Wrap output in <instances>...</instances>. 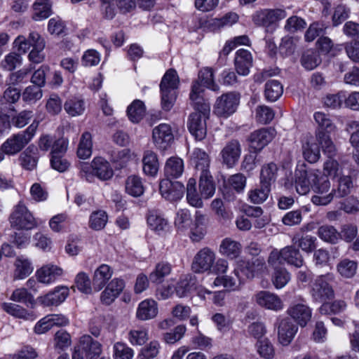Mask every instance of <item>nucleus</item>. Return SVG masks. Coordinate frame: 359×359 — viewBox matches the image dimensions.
I'll list each match as a JSON object with an SVG mask.
<instances>
[{"label":"nucleus","instance_id":"nucleus-1","mask_svg":"<svg viewBox=\"0 0 359 359\" xmlns=\"http://www.w3.org/2000/svg\"><path fill=\"white\" fill-rule=\"evenodd\" d=\"M189 97L196 111L189 116L187 127L196 140H202L206 136V120L210 109L209 102L203 98V90L198 82L194 83Z\"/></svg>","mask_w":359,"mask_h":359},{"label":"nucleus","instance_id":"nucleus-2","mask_svg":"<svg viewBox=\"0 0 359 359\" xmlns=\"http://www.w3.org/2000/svg\"><path fill=\"white\" fill-rule=\"evenodd\" d=\"M313 118L318 126L315 133L316 142L325 154L334 155L337 152V149L330 134L335 130V125L330 116L323 112H316Z\"/></svg>","mask_w":359,"mask_h":359},{"label":"nucleus","instance_id":"nucleus-3","mask_svg":"<svg viewBox=\"0 0 359 359\" xmlns=\"http://www.w3.org/2000/svg\"><path fill=\"white\" fill-rule=\"evenodd\" d=\"M39 126V121H34L25 130L13 134L1 146L3 152L13 156L21 151L32 140Z\"/></svg>","mask_w":359,"mask_h":359},{"label":"nucleus","instance_id":"nucleus-4","mask_svg":"<svg viewBox=\"0 0 359 359\" xmlns=\"http://www.w3.org/2000/svg\"><path fill=\"white\" fill-rule=\"evenodd\" d=\"M114 172L109 162L102 157L95 158L91 164L83 163L81 168V176L91 182L94 177L101 180H107L112 177Z\"/></svg>","mask_w":359,"mask_h":359},{"label":"nucleus","instance_id":"nucleus-5","mask_svg":"<svg viewBox=\"0 0 359 359\" xmlns=\"http://www.w3.org/2000/svg\"><path fill=\"white\" fill-rule=\"evenodd\" d=\"M102 351V344L90 335L85 334L80 337L74 346L72 359H95L100 355Z\"/></svg>","mask_w":359,"mask_h":359},{"label":"nucleus","instance_id":"nucleus-6","mask_svg":"<svg viewBox=\"0 0 359 359\" xmlns=\"http://www.w3.org/2000/svg\"><path fill=\"white\" fill-rule=\"evenodd\" d=\"M9 219L11 226L17 229L30 230L37 226L33 215L21 201L15 206Z\"/></svg>","mask_w":359,"mask_h":359},{"label":"nucleus","instance_id":"nucleus-7","mask_svg":"<svg viewBox=\"0 0 359 359\" xmlns=\"http://www.w3.org/2000/svg\"><path fill=\"white\" fill-rule=\"evenodd\" d=\"M353 182L351 177L342 175L339 177L337 190L332 189L330 193L323 196L314 195L311 198V201L316 205H326L332 201L335 194L338 197H344L351 192Z\"/></svg>","mask_w":359,"mask_h":359},{"label":"nucleus","instance_id":"nucleus-8","mask_svg":"<svg viewBox=\"0 0 359 359\" xmlns=\"http://www.w3.org/2000/svg\"><path fill=\"white\" fill-rule=\"evenodd\" d=\"M329 274L318 276L311 285V295L315 302L323 303L334 297V290L330 284Z\"/></svg>","mask_w":359,"mask_h":359},{"label":"nucleus","instance_id":"nucleus-9","mask_svg":"<svg viewBox=\"0 0 359 359\" xmlns=\"http://www.w3.org/2000/svg\"><path fill=\"white\" fill-rule=\"evenodd\" d=\"M239 101L240 96L236 93L223 94L217 99L213 111L219 117L227 118L236 111Z\"/></svg>","mask_w":359,"mask_h":359},{"label":"nucleus","instance_id":"nucleus-10","mask_svg":"<svg viewBox=\"0 0 359 359\" xmlns=\"http://www.w3.org/2000/svg\"><path fill=\"white\" fill-rule=\"evenodd\" d=\"M215 259V252L208 247L203 248L194 257L191 266V270L196 273L210 272Z\"/></svg>","mask_w":359,"mask_h":359},{"label":"nucleus","instance_id":"nucleus-11","mask_svg":"<svg viewBox=\"0 0 359 359\" xmlns=\"http://www.w3.org/2000/svg\"><path fill=\"white\" fill-rule=\"evenodd\" d=\"M278 341L283 346L289 345L298 331V327L288 318H279L276 323Z\"/></svg>","mask_w":359,"mask_h":359},{"label":"nucleus","instance_id":"nucleus-12","mask_svg":"<svg viewBox=\"0 0 359 359\" xmlns=\"http://www.w3.org/2000/svg\"><path fill=\"white\" fill-rule=\"evenodd\" d=\"M286 16L287 13L284 9H264L256 12L252 16V20L257 25L269 26L285 18Z\"/></svg>","mask_w":359,"mask_h":359},{"label":"nucleus","instance_id":"nucleus-13","mask_svg":"<svg viewBox=\"0 0 359 359\" xmlns=\"http://www.w3.org/2000/svg\"><path fill=\"white\" fill-rule=\"evenodd\" d=\"M241 154V145L238 140L228 141L220 151L222 163L228 168H233Z\"/></svg>","mask_w":359,"mask_h":359},{"label":"nucleus","instance_id":"nucleus-14","mask_svg":"<svg viewBox=\"0 0 359 359\" xmlns=\"http://www.w3.org/2000/svg\"><path fill=\"white\" fill-rule=\"evenodd\" d=\"M287 313L299 325L305 327L311 320L312 316L311 309L305 303L294 302L287 309Z\"/></svg>","mask_w":359,"mask_h":359},{"label":"nucleus","instance_id":"nucleus-15","mask_svg":"<svg viewBox=\"0 0 359 359\" xmlns=\"http://www.w3.org/2000/svg\"><path fill=\"white\" fill-rule=\"evenodd\" d=\"M275 135L276 130L273 128L257 130L249 137L250 146L256 152L260 151L274 138Z\"/></svg>","mask_w":359,"mask_h":359},{"label":"nucleus","instance_id":"nucleus-16","mask_svg":"<svg viewBox=\"0 0 359 359\" xmlns=\"http://www.w3.org/2000/svg\"><path fill=\"white\" fill-rule=\"evenodd\" d=\"M254 299L259 306L266 309L278 311L284 306L282 299L277 294L269 291H259L255 294Z\"/></svg>","mask_w":359,"mask_h":359},{"label":"nucleus","instance_id":"nucleus-17","mask_svg":"<svg viewBox=\"0 0 359 359\" xmlns=\"http://www.w3.org/2000/svg\"><path fill=\"white\" fill-rule=\"evenodd\" d=\"M152 137L155 145L161 150L166 149L174 140L172 128L167 123H161L155 127Z\"/></svg>","mask_w":359,"mask_h":359},{"label":"nucleus","instance_id":"nucleus-18","mask_svg":"<svg viewBox=\"0 0 359 359\" xmlns=\"http://www.w3.org/2000/svg\"><path fill=\"white\" fill-rule=\"evenodd\" d=\"M159 190L163 197L171 201L180 199L184 192V185L179 182H172L170 179L162 180Z\"/></svg>","mask_w":359,"mask_h":359},{"label":"nucleus","instance_id":"nucleus-19","mask_svg":"<svg viewBox=\"0 0 359 359\" xmlns=\"http://www.w3.org/2000/svg\"><path fill=\"white\" fill-rule=\"evenodd\" d=\"M69 290L66 286H57L47 294L37 298L38 302L44 306H58L69 296Z\"/></svg>","mask_w":359,"mask_h":359},{"label":"nucleus","instance_id":"nucleus-20","mask_svg":"<svg viewBox=\"0 0 359 359\" xmlns=\"http://www.w3.org/2000/svg\"><path fill=\"white\" fill-rule=\"evenodd\" d=\"M314 170H298L295 172V188L300 195H305L310 191L313 185V180H316Z\"/></svg>","mask_w":359,"mask_h":359},{"label":"nucleus","instance_id":"nucleus-21","mask_svg":"<svg viewBox=\"0 0 359 359\" xmlns=\"http://www.w3.org/2000/svg\"><path fill=\"white\" fill-rule=\"evenodd\" d=\"M62 273V268L53 264H48L36 271V277L39 283L50 285L61 277Z\"/></svg>","mask_w":359,"mask_h":359},{"label":"nucleus","instance_id":"nucleus-22","mask_svg":"<svg viewBox=\"0 0 359 359\" xmlns=\"http://www.w3.org/2000/svg\"><path fill=\"white\" fill-rule=\"evenodd\" d=\"M125 287V282L121 278H114L107 285L101 293L100 300L106 305H110L118 296L122 292Z\"/></svg>","mask_w":359,"mask_h":359},{"label":"nucleus","instance_id":"nucleus-23","mask_svg":"<svg viewBox=\"0 0 359 359\" xmlns=\"http://www.w3.org/2000/svg\"><path fill=\"white\" fill-rule=\"evenodd\" d=\"M29 39L33 41V48L28 55L29 61L36 64L42 62L45 59L43 53L46 46L45 40L36 32L29 33Z\"/></svg>","mask_w":359,"mask_h":359},{"label":"nucleus","instance_id":"nucleus-24","mask_svg":"<svg viewBox=\"0 0 359 359\" xmlns=\"http://www.w3.org/2000/svg\"><path fill=\"white\" fill-rule=\"evenodd\" d=\"M243 280L239 275V269H235L231 275L218 276L214 280L212 285L215 287L222 285L228 290L235 291L239 289Z\"/></svg>","mask_w":359,"mask_h":359},{"label":"nucleus","instance_id":"nucleus-25","mask_svg":"<svg viewBox=\"0 0 359 359\" xmlns=\"http://www.w3.org/2000/svg\"><path fill=\"white\" fill-rule=\"evenodd\" d=\"M252 65V56L250 51L245 49L237 50L235 57V67L238 74L246 76Z\"/></svg>","mask_w":359,"mask_h":359},{"label":"nucleus","instance_id":"nucleus-26","mask_svg":"<svg viewBox=\"0 0 359 359\" xmlns=\"http://www.w3.org/2000/svg\"><path fill=\"white\" fill-rule=\"evenodd\" d=\"M113 271L107 264H102L94 273L93 279V287L95 292L101 290L107 282L111 278Z\"/></svg>","mask_w":359,"mask_h":359},{"label":"nucleus","instance_id":"nucleus-27","mask_svg":"<svg viewBox=\"0 0 359 359\" xmlns=\"http://www.w3.org/2000/svg\"><path fill=\"white\" fill-rule=\"evenodd\" d=\"M282 259L296 268H301L304 264V259L299 250L293 245L282 248Z\"/></svg>","mask_w":359,"mask_h":359},{"label":"nucleus","instance_id":"nucleus-28","mask_svg":"<svg viewBox=\"0 0 359 359\" xmlns=\"http://www.w3.org/2000/svg\"><path fill=\"white\" fill-rule=\"evenodd\" d=\"M158 313L157 303L153 299L141 302L137 307L136 316L139 320H147L154 318Z\"/></svg>","mask_w":359,"mask_h":359},{"label":"nucleus","instance_id":"nucleus-29","mask_svg":"<svg viewBox=\"0 0 359 359\" xmlns=\"http://www.w3.org/2000/svg\"><path fill=\"white\" fill-rule=\"evenodd\" d=\"M39 159L37 149L34 146L28 147L19 156L20 165L27 170H33L36 168Z\"/></svg>","mask_w":359,"mask_h":359},{"label":"nucleus","instance_id":"nucleus-30","mask_svg":"<svg viewBox=\"0 0 359 359\" xmlns=\"http://www.w3.org/2000/svg\"><path fill=\"white\" fill-rule=\"evenodd\" d=\"M191 162L194 165L196 169L200 171V174L209 172L210 157L208 154L199 148L193 150L191 154Z\"/></svg>","mask_w":359,"mask_h":359},{"label":"nucleus","instance_id":"nucleus-31","mask_svg":"<svg viewBox=\"0 0 359 359\" xmlns=\"http://www.w3.org/2000/svg\"><path fill=\"white\" fill-rule=\"evenodd\" d=\"M241 252V245L230 238L222 240L219 246V253L229 259L237 258Z\"/></svg>","mask_w":359,"mask_h":359},{"label":"nucleus","instance_id":"nucleus-32","mask_svg":"<svg viewBox=\"0 0 359 359\" xmlns=\"http://www.w3.org/2000/svg\"><path fill=\"white\" fill-rule=\"evenodd\" d=\"M195 82H198L203 90L204 87L215 92L219 89V86L214 82L213 70L210 67H204L199 72L198 79L192 83L191 87Z\"/></svg>","mask_w":359,"mask_h":359},{"label":"nucleus","instance_id":"nucleus-33","mask_svg":"<svg viewBox=\"0 0 359 359\" xmlns=\"http://www.w3.org/2000/svg\"><path fill=\"white\" fill-rule=\"evenodd\" d=\"M143 171L148 175L154 177L159 169V163L157 155L151 151H147L142 158Z\"/></svg>","mask_w":359,"mask_h":359},{"label":"nucleus","instance_id":"nucleus-34","mask_svg":"<svg viewBox=\"0 0 359 359\" xmlns=\"http://www.w3.org/2000/svg\"><path fill=\"white\" fill-rule=\"evenodd\" d=\"M14 265L15 266L14 276L18 279L27 277L34 270L31 260L22 255L16 258Z\"/></svg>","mask_w":359,"mask_h":359},{"label":"nucleus","instance_id":"nucleus-35","mask_svg":"<svg viewBox=\"0 0 359 359\" xmlns=\"http://www.w3.org/2000/svg\"><path fill=\"white\" fill-rule=\"evenodd\" d=\"M184 171L183 161L178 157H170L166 161L164 172L166 179L177 178Z\"/></svg>","mask_w":359,"mask_h":359},{"label":"nucleus","instance_id":"nucleus-36","mask_svg":"<svg viewBox=\"0 0 359 359\" xmlns=\"http://www.w3.org/2000/svg\"><path fill=\"white\" fill-rule=\"evenodd\" d=\"M278 170V166L274 163L263 165L260 171V184L271 188V185L276 182Z\"/></svg>","mask_w":359,"mask_h":359},{"label":"nucleus","instance_id":"nucleus-37","mask_svg":"<svg viewBox=\"0 0 359 359\" xmlns=\"http://www.w3.org/2000/svg\"><path fill=\"white\" fill-rule=\"evenodd\" d=\"M172 266L167 262H158L154 271L149 274V279L153 283H161L165 277L170 274Z\"/></svg>","mask_w":359,"mask_h":359},{"label":"nucleus","instance_id":"nucleus-38","mask_svg":"<svg viewBox=\"0 0 359 359\" xmlns=\"http://www.w3.org/2000/svg\"><path fill=\"white\" fill-rule=\"evenodd\" d=\"M126 191L133 197L142 196L144 191V187L142 179L137 175L128 177L125 183Z\"/></svg>","mask_w":359,"mask_h":359},{"label":"nucleus","instance_id":"nucleus-39","mask_svg":"<svg viewBox=\"0 0 359 359\" xmlns=\"http://www.w3.org/2000/svg\"><path fill=\"white\" fill-rule=\"evenodd\" d=\"M266 268L264 258L259 257L248 262L245 265L244 271L248 278H253L264 272Z\"/></svg>","mask_w":359,"mask_h":359},{"label":"nucleus","instance_id":"nucleus-40","mask_svg":"<svg viewBox=\"0 0 359 359\" xmlns=\"http://www.w3.org/2000/svg\"><path fill=\"white\" fill-rule=\"evenodd\" d=\"M2 308L6 313L15 318L31 320L35 319V316L32 313L28 312L20 305L13 303H4Z\"/></svg>","mask_w":359,"mask_h":359},{"label":"nucleus","instance_id":"nucleus-41","mask_svg":"<svg viewBox=\"0 0 359 359\" xmlns=\"http://www.w3.org/2000/svg\"><path fill=\"white\" fill-rule=\"evenodd\" d=\"M199 189L201 195L203 198L207 199L214 195L215 187L210 172L200 174Z\"/></svg>","mask_w":359,"mask_h":359},{"label":"nucleus","instance_id":"nucleus-42","mask_svg":"<svg viewBox=\"0 0 359 359\" xmlns=\"http://www.w3.org/2000/svg\"><path fill=\"white\" fill-rule=\"evenodd\" d=\"M145 112L144 104L140 100H134L127 109L128 116L133 123H139L143 118Z\"/></svg>","mask_w":359,"mask_h":359},{"label":"nucleus","instance_id":"nucleus-43","mask_svg":"<svg viewBox=\"0 0 359 359\" xmlns=\"http://www.w3.org/2000/svg\"><path fill=\"white\" fill-rule=\"evenodd\" d=\"M34 20H41L48 18L51 13V6L48 0H36L33 6Z\"/></svg>","mask_w":359,"mask_h":359},{"label":"nucleus","instance_id":"nucleus-44","mask_svg":"<svg viewBox=\"0 0 359 359\" xmlns=\"http://www.w3.org/2000/svg\"><path fill=\"white\" fill-rule=\"evenodd\" d=\"M283 93V85L277 80H269L265 84L264 95L270 102L277 100Z\"/></svg>","mask_w":359,"mask_h":359},{"label":"nucleus","instance_id":"nucleus-45","mask_svg":"<svg viewBox=\"0 0 359 359\" xmlns=\"http://www.w3.org/2000/svg\"><path fill=\"white\" fill-rule=\"evenodd\" d=\"M108 221V215L104 210L93 211L89 217V227L95 231L103 229Z\"/></svg>","mask_w":359,"mask_h":359},{"label":"nucleus","instance_id":"nucleus-46","mask_svg":"<svg viewBox=\"0 0 359 359\" xmlns=\"http://www.w3.org/2000/svg\"><path fill=\"white\" fill-rule=\"evenodd\" d=\"M270 192L271 187L259 183V186L249 191L248 198L252 203L260 204L268 198Z\"/></svg>","mask_w":359,"mask_h":359},{"label":"nucleus","instance_id":"nucleus-47","mask_svg":"<svg viewBox=\"0 0 359 359\" xmlns=\"http://www.w3.org/2000/svg\"><path fill=\"white\" fill-rule=\"evenodd\" d=\"M92 136L90 133L85 132L81 135L77 149V155L80 158L86 159L92 154Z\"/></svg>","mask_w":359,"mask_h":359},{"label":"nucleus","instance_id":"nucleus-48","mask_svg":"<svg viewBox=\"0 0 359 359\" xmlns=\"http://www.w3.org/2000/svg\"><path fill=\"white\" fill-rule=\"evenodd\" d=\"M147 223L155 231H162L168 226V221L157 211H150L147 216Z\"/></svg>","mask_w":359,"mask_h":359},{"label":"nucleus","instance_id":"nucleus-49","mask_svg":"<svg viewBox=\"0 0 359 359\" xmlns=\"http://www.w3.org/2000/svg\"><path fill=\"white\" fill-rule=\"evenodd\" d=\"M290 280V273L285 268L280 266L275 267L271 280L276 289H281L285 287Z\"/></svg>","mask_w":359,"mask_h":359},{"label":"nucleus","instance_id":"nucleus-50","mask_svg":"<svg viewBox=\"0 0 359 359\" xmlns=\"http://www.w3.org/2000/svg\"><path fill=\"white\" fill-rule=\"evenodd\" d=\"M335 154L336 153L332 156L327 154L328 159L324 163L323 175L334 178L339 177L343 175V169L341 166L339 165L338 161L332 158V156H334Z\"/></svg>","mask_w":359,"mask_h":359},{"label":"nucleus","instance_id":"nucleus-51","mask_svg":"<svg viewBox=\"0 0 359 359\" xmlns=\"http://www.w3.org/2000/svg\"><path fill=\"white\" fill-rule=\"evenodd\" d=\"M320 146L318 143L316 144V143L307 142L304 144L302 146V153L305 160L311 163L317 162L320 157Z\"/></svg>","mask_w":359,"mask_h":359},{"label":"nucleus","instance_id":"nucleus-52","mask_svg":"<svg viewBox=\"0 0 359 359\" xmlns=\"http://www.w3.org/2000/svg\"><path fill=\"white\" fill-rule=\"evenodd\" d=\"M195 283V278L189 275L181 277L175 287L177 295L180 298L185 297L194 287Z\"/></svg>","mask_w":359,"mask_h":359},{"label":"nucleus","instance_id":"nucleus-53","mask_svg":"<svg viewBox=\"0 0 359 359\" xmlns=\"http://www.w3.org/2000/svg\"><path fill=\"white\" fill-rule=\"evenodd\" d=\"M178 83L179 78L177 72L175 69H170L163 76L160 83V88L175 91L178 87Z\"/></svg>","mask_w":359,"mask_h":359},{"label":"nucleus","instance_id":"nucleus-54","mask_svg":"<svg viewBox=\"0 0 359 359\" xmlns=\"http://www.w3.org/2000/svg\"><path fill=\"white\" fill-rule=\"evenodd\" d=\"M316 180H313L312 189L316 194H324L330 189V182L326 175H323L318 170H314Z\"/></svg>","mask_w":359,"mask_h":359},{"label":"nucleus","instance_id":"nucleus-55","mask_svg":"<svg viewBox=\"0 0 359 359\" xmlns=\"http://www.w3.org/2000/svg\"><path fill=\"white\" fill-rule=\"evenodd\" d=\"M196 185V182L194 179L191 178L189 180L187 187V199L191 205L196 208H201L203 202L197 193Z\"/></svg>","mask_w":359,"mask_h":359},{"label":"nucleus","instance_id":"nucleus-56","mask_svg":"<svg viewBox=\"0 0 359 359\" xmlns=\"http://www.w3.org/2000/svg\"><path fill=\"white\" fill-rule=\"evenodd\" d=\"M318 236L325 242L336 243L339 239V233L330 225H323L318 228Z\"/></svg>","mask_w":359,"mask_h":359},{"label":"nucleus","instance_id":"nucleus-57","mask_svg":"<svg viewBox=\"0 0 359 359\" xmlns=\"http://www.w3.org/2000/svg\"><path fill=\"white\" fill-rule=\"evenodd\" d=\"M64 108L69 115L76 116L81 115L83 113L85 104L83 100L72 98L65 102Z\"/></svg>","mask_w":359,"mask_h":359},{"label":"nucleus","instance_id":"nucleus-58","mask_svg":"<svg viewBox=\"0 0 359 359\" xmlns=\"http://www.w3.org/2000/svg\"><path fill=\"white\" fill-rule=\"evenodd\" d=\"M13 302H20L27 306H33L35 304V300L33 295L25 288H18L15 290L10 298Z\"/></svg>","mask_w":359,"mask_h":359},{"label":"nucleus","instance_id":"nucleus-59","mask_svg":"<svg viewBox=\"0 0 359 359\" xmlns=\"http://www.w3.org/2000/svg\"><path fill=\"white\" fill-rule=\"evenodd\" d=\"M297 39L292 36H286L281 40L279 46V53L283 57L292 55L297 48Z\"/></svg>","mask_w":359,"mask_h":359},{"label":"nucleus","instance_id":"nucleus-60","mask_svg":"<svg viewBox=\"0 0 359 359\" xmlns=\"http://www.w3.org/2000/svg\"><path fill=\"white\" fill-rule=\"evenodd\" d=\"M114 359H133L134 351L126 344L123 342H116L113 346Z\"/></svg>","mask_w":359,"mask_h":359},{"label":"nucleus","instance_id":"nucleus-61","mask_svg":"<svg viewBox=\"0 0 359 359\" xmlns=\"http://www.w3.org/2000/svg\"><path fill=\"white\" fill-rule=\"evenodd\" d=\"M346 95L343 91L335 94H327L323 98V103L326 107L339 109L345 103Z\"/></svg>","mask_w":359,"mask_h":359},{"label":"nucleus","instance_id":"nucleus-62","mask_svg":"<svg viewBox=\"0 0 359 359\" xmlns=\"http://www.w3.org/2000/svg\"><path fill=\"white\" fill-rule=\"evenodd\" d=\"M357 267L358 266L355 262L345 259L338 264L337 270L342 276L348 278L355 274Z\"/></svg>","mask_w":359,"mask_h":359},{"label":"nucleus","instance_id":"nucleus-63","mask_svg":"<svg viewBox=\"0 0 359 359\" xmlns=\"http://www.w3.org/2000/svg\"><path fill=\"white\" fill-rule=\"evenodd\" d=\"M305 20L297 15H292L287 19L284 26V29L290 33H295L302 30L306 27Z\"/></svg>","mask_w":359,"mask_h":359},{"label":"nucleus","instance_id":"nucleus-64","mask_svg":"<svg viewBox=\"0 0 359 359\" xmlns=\"http://www.w3.org/2000/svg\"><path fill=\"white\" fill-rule=\"evenodd\" d=\"M327 26L323 22H315L310 25L304 37L307 41H313L317 36L323 34Z\"/></svg>","mask_w":359,"mask_h":359}]
</instances>
